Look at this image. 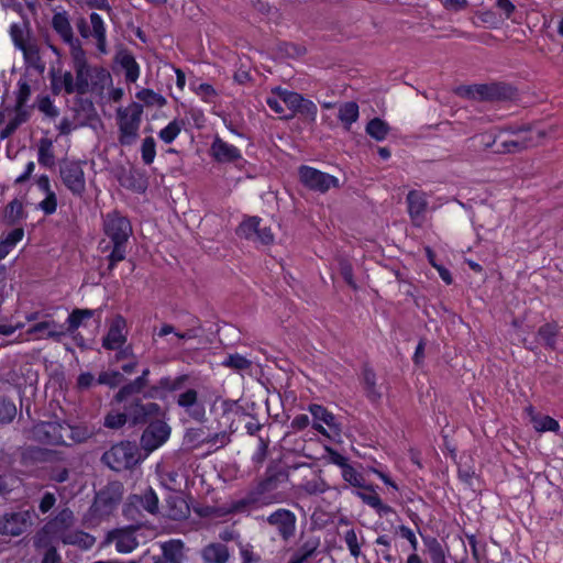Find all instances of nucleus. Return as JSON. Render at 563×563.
I'll return each mask as SVG.
<instances>
[{
    "instance_id": "nucleus-1",
    "label": "nucleus",
    "mask_w": 563,
    "mask_h": 563,
    "mask_svg": "<svg viewBox=\"0 0 563 563\" xmlns=\"http://www.w3.org/2000/svg\"><path fill=\"white\" fill-rule=\"evenodd\" d=\"M145 399L144 393H142V396L135 394L121 398L118 390L113 400L122 404V410L107 413L103 421L104 427L114 430L124 426H128V428H143L151 420L165 417V411L161 405L145 401Z\"/></svg>"
},
{
    "instance_id": "nucleus-2",
    "label": "nucleus",
    "mask_w": 563,
    "mask_h": 563,
    "mask_svg": "<svg viewBox=\"0 0 563 563\" xmlns=\"http://www.w3.org/2000/svg\"><path fill=\"white\" fill-rule=\"evenodd\" d=\"M288 472L279 465H269L262 479L254 485L243 498L234 505L236 510L250 507L258 508L282 501V494L277 488L288 481Z\"/></svg>"
},
{
    "instance_id": "nucleus-3",
    "label": "nucleus",
    "mask_w": 563,
    "mask_h": 563,
    "mask_svg": "<svg viewBox=\"0 0 563 563\" xmlns=\"http://www.w3.org/2000/svg\"><path fill=\"white\" fill-rule=\"evenodd\" d=\"M103 232L112 243L111 252L107 256L109 262L108 271L111 273L119 262L125 260L126 245L133 233V229L126 216L118 210H113L103 217ZM109 249L110 245H107L103 251Z\"/></svg>"
},
{
    "instance_id": "nucleus-4",
    "label": "nucleus",
    "mask_w": 563,
    "mask_h": 563,
    "mask_svg": "<svg viewBox=\"0 0 563 563\" xmlns=\"http://www.w3.org/2000/svg\"><path fill=\"white\" fill-rule=\"evenodd\" d=\"M504 131L510 133L514 139L503 141L494 151L498 154L520 153L523 150L536 146L544 137V132L532 125H521L518 128H505Z\"/></svg>"
},
{
    "instance_id": "nucleus-5",
    "label": "nucleus",
    "mask_w": 563,
    "mask_h": 563,
    "mask_svg": "<svg viewBox=\"0 0 563 563\" xmlns=\"http://www.w3.org/2000/svg\"><path fill=\"white\" fill-rule=\"evenodd\" d=\"M101 461L115 472L131 470L140 462L139 448L135 442L122 441L106 451Z\"/></svg>"
},
{
    "instance_id": "nucleus-6",
    "label": "nucleus",
    "mask_w": 563,
    "mask_h": 563,
    "mask_svg": "<svg viewBox=\"0 0 563 563\" xmlns=\"http://www.w3.org/2000/svg\"><path fill=\"white\" fill-rule=\"evenodd\" d=\"M272 95H276L290 110V113L282 115V119L290 120L296 114H299L309 122L316 121L318 108L316 103L309 99H306L302 95L296 91L284 89L282 87L273 88Z\"/></svg>"
},
{
    "instance_id": "nucleus-7",
    "label": "nucleus",
    "mask_w": 563,
    "mask_h": 563,
    "mask_svg": "<svg viewBox=\"0 0 563 563\" xmlns=\"http://www.w3.org/2000/svg\"><path fill=\"white\" fill-rule=\"evenodd\" d=\"M143 106L134 103L130 111H118L119 142L123 146L132 145L139 136Z\"/></svg>"
},
{
    "instance_id": "nucleus-8",
    "label": "nucleus",
    "mask_w": 563,
    "mask_h": 563,
    "mask_svg": "<svg viewBox=\"0 0 563 563\" xmlns=\"http://www.w3.org/2000/svg\"><path fill=\"white\" fill-rule=\"evenodd\" d=\"M123 497L122 483L114 481L108 483L100 492L97 493L91 511L93 516L102 518L109 516Z\"/></svg>"
},
{
    "instance_id": "nucleus-9",
    "label": "nucleus",
    "mask_w": 563,
    "mask_h": 563,
    "mask_svg": "<svg viewBox=\"0 0 563 563\" xmlns=\"http://www.w3.org/2000/svg\"><path fill=\"white\" fill-rule=\"evenodd\" d=\"M143 428L140 446L146 454L161 448L169 439L172 432V428L163 418H155Z\"/></svg>"
},
{
    "instance_id": "nucleus-10",
    "label": "nucleus",
    "mask_w": 563,
    "mask_h": 563,
    "mask_svg": "<svg viewBox=\"0 0 563 563\" xmlns=\"http://www.w3.org/2000/svg\"><path fill=\"white\" fill-rule=\"evenodd\" d=\"M29 439L41 444L69 446L64 437L63 422L58 421H42L34 424L29 431Z\"/></svg>"
},
{
    "instance_id": "nucleus-11",
    "label": "nucleus",
    "mask_w": 563,
    "mask_h": 563,
    "mask_svg": "<svg viewBox=\"0 0 563 563\" xmlns=\"http://www.w3.org/2000/svg\"><path fill=\"white\" fill-rule=\"evenodd\" d=\"M465 96L478 101H501L512 99L515 89L506 84L473 85L464 89Z\"/></svg>"
},
{
    "instance_id": "nucleus-12",
    "label": "nucleus",
    "mask_w": 563,
    "mask_h": 563,
    "mask_svg": "<svg viewBox=\"0 0 563 563\" xmlns=\"http://www.w3.org/2000/svg\"><path fill=\"white\" fill-rule=\"evenodd\" d=\"M298 174L302 185L313 191L324 194L331 188L339 187L336 177L307 165L300 166Z\"/></svg>"
},
{
    "instance_id": "nucleus-13",
    "label": "nucleus",
    "mask_w": 563,
    "mask_h": 563,
    "mask_svg": "<svg viewBox=\"0 0 563 563\" xmlns=\"http://www.w3.org/2000/svg\"><path fill=\"white\" fill-rule=\"evenodd\" d=\"M59 175L65 187L77 197L86 191V179L81 164L76 161H65L59 165Z\"/></svg>"
},
{
    "instance_id": "nucleus-14",
    "label": "nucleus",
    "mask_w": 563,
    "mask_h": 563,
    "mask_svg": "<svg viewBox=\"0 0 563 563\" xmlns=\"http://www.w3.org/2000/svg\"><path fill=\"white\" fill-rule=\"evenodd\" d=\"M236 235L246 240L260 241L264 245L274 242L271 227L262 225V219L253 216L244 219L235 231Z\"/></svg>"
},
{
    "instance_id": "nucleus-15",
    "label": "nucleus",
    "mask_w": 563,
    "mask_h": 563,
    "mask_svg": "<svg viewBox=\"0 0 563 563\" xmlns=\"http://www.w3.org/2000/svg\"><path fill=\"white\" fill-rule=\"evenodd\" d=\"M265 521L276 529L284 542H288L296 534L297 517L289 509L278 508L268 515Z\"/></svg>"
},
{
    "instance_id": "nucleus-16",
    "label": "nucleus",
    "mask_w": 563,
    "mask_h": 563,
    "mask_svg": "<svg viewBox=\"0 0 563 563\" xmlns=\"http://www.w3.org/2000/svg\"><path fill=\"white\" fill-rule=\"evenodd\" d=\"M308 411L313 418L312 428L321 433L322 435L329 437L324 423L335 435L341 432L340 423L336 422L335 416L329 411L325 407L317 404H311L308 407Z\"/></svg>"
},
{
    "instance_id": "nucleus-17",
    "label": "nucleus",
    "mask_w": 563,
    "mask_h": 563,
    "mask_svg": "<svg viewBox=\"0 0 563 563\" xmlns=\"http://www.w3.org/2000/svg\"><path fill=\"white\" fill-rule=\"evenodd\" d=\"M29 511L8 512L0 518V533L2 536L18 537L30 526Z\"/></svg>"
},
{
    "instance_id": "nucleus-18",
    "label": "nucleus",
    "mask_w": 563,
    "mask_h": 563,
    "mask_svg": "<svg viewBox=\"0 0 563 563\" xmlns=\"http://www.w3.org/2000/svg\"><path fill=\"white\" fill-rule=\"evenodd\" d=\"M126 320L121 314L114 316L102 339V347L109 351L120 349L126 343Z\"/></svg>"
},
{
    "instance_id": "nucleus-19",
    "label": "nucleus",
    "mask_w": 563,
    "mask_h": 563,
    "mask_svg": "<svg viewBox=\"0 0 563 563\" xmlns=\"http://www.w3.org/2000/svg\"><path fill=\"white\" fill-rule=\"evenodd\" d=\"M177 405L195 421L201 423L207 420L206 407L203 402L199 401L196 389L189 388L179 394L177 397Z\"/></svg>"
},
{
    "instance_id": "nucleus-20",
    "label": "nucleus",
    "mask_w": 563,
    "mask_h": 563,
    "mask_svg": "<svg viewBox=\"0 0 563 563\" xmlns=\"http://www.w3.org/2000/svg\"><path fill=\"white\" fill-rule=\"evenodd\" d=\"M187 375H179L177 377L164 376L144 391L146 399H164L167 393L179 390L187 382Z\"/></svg>"
},
{
    "instance_id": "nucleus-21",
    "label": "nucleus",
    "mask_w": 563,
    "mask_h": 563,
    "mask_svg": "<svg viewBox=\"0 0 563 563\" xmlns=\"http://www.w3.org/2000/svg\"><path fill=\"white\" fill-rule=\"evenodd\" d=\"M73 59L76 73L77 93L85 95L89 90V80L92 78V68L89 67L85 52L79 46L74 48Z\"/></svg>"
},
{
    "instance_id": "nucleus-22",
    "label": "nucleus",
    "mask_w": 563,
    "mask_h": 563,
    "mask_svg": "<svg viewBox=\"0 0 563 563\" xmlns=\"http://www.w3.org/2000/svg\"><path fill=\"white\" fill-rule=\"evenodd\" d=\"M408 213L416 227H420L424 221V214L428 209L427 195L420 190H410L406 197Z\"/></svg>"
},
{
    "instance_id": "nucleus-23",
    "label": "nucleus",
    "mask_w": 563,
    "mask_h": 563,
    "mask_svg": "<svg viewBox=\"0 0 563 563\" xmlns=\"http://www.w3.org/2000/svg\"><path fill=\"white\" fill-rule=\"evenodd\" d=\"M210 151L214 161L221 164L243 161L240 150L236 146L223 141L219 136L214 137L213 142L211 143Z\"/></svg>"
},
{
    "instance_id": "nucleus-24",
    "label": "nucleus",
    "mask_w": 563,
    "mask_h": 563,
    "mask_svg": "<svg viewBox=\"0 0 563 563\" xmlns=\"http://www.w3.org/2000/svg\"><path fill=\"white\" fill-rule=\"evenodd\" d=\"M107 542L114 543L119 553H131L139 547L137 538L132 529H114L107 534Z\"/></svg>"
},
{
    "instance_id": "nucleus-25",
    "label": "nucleus",
    "mask_w": 563,
    "mask_h": 563,
    "mask_svg": "<svg viewBox=\"0 0 563 563\" xmlns=\"http://www.w3.org/2000/svg\"><path fill=\"white\" fill-rule=\"evenodd\" d=\"M26 333L36 340L54 339L56 341H60V339L66 334V330L57 322L46 320L31 325Z\"/></svg>"
},
{
    "instance_id": "nucleus-26",
    "label": "nucleus",
    "mask_w": 563,
    "mask_h": 563,
    "mask_svg": "<svg viewBox=\"0 0 563 563\" xmlns=\"http://www.w3.org/2000/svg\"><path fill=\"white\" fill-rule=\"evenodd\" d=\"M190 515V507L180 493L172 492L166 498V516L172 520H184Z\"/></svg>"
},
{
    "instance_id": "nucleus-27",
    "label": "nucleus",
    "mask_w": 563,
    "mask_h": 563,
    "mask_svg": "<svg viewBox=\"0 0 563 563\" xmlns=\"http://www.w3.org/2000/svg\"><path fill=\"white\" fill-rule=\"evenodd\" d=\"M362 385L365 396L371 402L377 404L380 401L382 393L376 383V374L374 369L367 365L362 369Z\"/></svg>"
},
{
    "instance_id": "nucleus-28",
    "label": "nucleus",
    "mask_w": 563,
    "mask_h": 563,
    "mask_svg": "<svg viewBox=\"0 0 563 563\" xmlns=\"http://www.w3.org/2000/svg\"><path fill=\"white\" fill-rule=\"evenodd\" d=\"M354 495L358 497L365 505L373 508L379 517H386L390 514H395L393 507L382 501L380 497L376 493V488H374V492L371 493L356 490Z\"/></svg>"
},
{
    "instance_id": "nucleus-29",
    "label": "nucleus",
    "mask_w": 563,
    "mask_h": 563,
    "mask_svg": "<svg viewBox=\"0 0 563 563\" xmlns=\"http://www.w3.org/2000/svg\"><path fill=\"white\" fill-rule=\"evenodd\" d=\"M151 371L148 367L144 368L140 376L128 382L119 388V397L123 398L125 396H133L135 394L144 393L145 388H148V376Z\"/></svg>"
},
{
    "instance_id": "nucleus-30",
    "label": "nucleus",
    "mask_w": 563,
    "mask_h": 563,
    "mask_svg": "<svg viewBox=\"0 0 563 563\" xmlns=\"http://www.w3.org/2000/svg\"><path fill=\"white\" fill-rule=\"evenodd\" d=\"M52 26L65 43L71 45L73 49L77 48L74 45L73 27L66 12L55 13L52 19Z\"/></svg>"
},
{
    "instance_id": "nucleus-31",
    "label": "nucleus",
    "mask_w": 563,
    "mask_h": 563,
    "mask_svg": "<svg viewBox=\"0 0 563 563\" xmlns=\"http://www.w3.org/2000/svg\"><path fill=\"white\" fill-rule=\"evenodd\" d=\"M342 478L352 487L362 489L361 492H374L373 484H367L365 477L352 464H347L341 472Z\"/></svg>"
},
{
    "instance_id": "nucleus-32",
    "label": "nucleus",
    "mask_w": 563,
    "mask_h": 563,
    "mask_svg": "<svg viewBox=\"0 0 563 563\" xmlns=\"http://www.w3.org/2000/svg\"><path fill=\"white\" fill-rule=\"evenodd\" d=\"M131 505H139L151 515L158 512V497L152 487H147L142 494L130 498Z\"/></svg>"
},
{
    "instance_id": "nucleus-33",
    "label": "nucleus",
    "mask_w": 563,
    "mask_h": 563,
    "mask_svg": "<svg viewBox=\"0 0 563 563\" xmlns=\"http://www.w3.org/2000/svg\"><path fill=\"white\" fill-rule=\"evenodd\" d=\"M319 538L307 539L291 555L287 563H305L317 554Z\"/></svg>"
},
{
    "instance_id": "nucleus-34",
    "label": "nucleus",
    "mask_w": 563,
    "mask_h": 563,
    "mask_svg": "<svg viewBox=\"0 0 563 563\" xmlns=\"http://www.w3.org/2000/svg\"><path fill=\"white\" fill-rule=\"evenodd\" d=\"M65 544L76 545L81 550H89L93 547L96 538L85 531H68L62 536Z\"/></svg>"
},
{
    "instance_id": "nucleus-35",
    "label": "nucleus",
    "mask_w": 563,
    "mask_h": 563,
    "mask_svg": "<svg viewBox=\"0 0 563 563\" xmlns=\"http://www.w3.org/2000/svg\"><path fill=\"white\" fill-rule=\"evenodd\" d=\"M229 558V549L223 543H211L202 550V559L207 563H227Z\"/></svg>"
},
{
    "instance_id": "nucleus-36",
    "label": "nucleus",
    "mask_w": 563,
    "mask_h": 563,
    "mask_svg": "<svg viewBox=\"0 0 563 563\" xmlns=\"http://www.w3.org/2000/svg\"><path fill=\"white\" fill-rule=\"evenodd\" d=\"M360 117L358 104L354 101L344 102L339 108L338 118L343 124L345 131H350L354 122Z\"/></svg>"
},
{
    "instance_id": "nucleus-37",
    "label": "nucleus",
    "mask_w": 563,
    "mask_h": 563,
    "mask_svg": "<svg viewBox=\"0 0 563 563\" xmlns=\"http://www.w3.org/2000/svg\"><path fill=\"white\" fill-rule=\"evenodd\" d=\"M24 230L15 228L0 239V261L5 258L14 246L23 239Z\"/></svg>"
},
{
    "instance_id": "nucleus-38",
    "label": "nucleus",
    "mask_w": 563,
    "mask_h": 563,
    "mask_svg": "<svg viewBox=\"0 0 563 563\" xmlns=\"http://www.w3.org/2000/svg\"><path fill=\"white\" fill-rule=\"evenodd\" d=\"M64 428V437H66V441L69 442V445L73 443H82L91 437V431L86 426H71L66 422H63Z\"/></svg>"
},
{
    "instance_id": "nucleus-39",
    "label": "nucleus",
    "mask_w": 563,
    "mask_h": 563,
    "mask_svg": "<svg viewBox=\"0 0 563 563\" xmlns=\"http://www.w3.org/2000/svg\"><path fill=\"white\" fill-rule=\"evenodd\" d=\"M25 217L23 203L13 199L8 203L3 212V222L7 225H15Z\"/></svg>"
},
{
    "instance_id": "nucleus-40",
    "label": "nucleus",
    "mask_w": 563,
    "mask_h": 563,
    "mask_svg": "<svg viewBox=\"0 0 563 563\" xmlns=\"http://www.w3.org/2000/svg\"><path fill=\"white\" fill-rule=\"evenodd\" d=\"M37 161L40 165L47 168H52L55 165V155L52 140L47 137L40 140Z\"/></svg>"
},
{
    "instance_id": "nucleus-41",
    "label": "nucleus",
    "mask_w": 563,
    "mask_h": 563,
    "mask_svg": "<svg viewBox=\"0 0 563 563\" xmlns=\"http://www.w3.org/2000/svg\"><path fill=\"white\" fill-rule=\"evenodd\" d=\"M90 23L92 27L91 36L97 40L98 49L101 53H106V26L102 18L98 13L92 12L90 14Z\"/></svg>"
},
{
    "instance_id": "nucleus-42",
    "label": "nucleus",
    "mask_w": 563,
    "mask_h": 563,
    "mask_svg": "<svg viewBox=\"0 0 563 563\" xmlns=\"http://www.w3.org/2000/svg\"><path fill=\"white\" fill-rule=\"evenodd\" d=\"M366 133L376 141H384L389 133V125L379 118L372 119L366 125Z\"/></svg>"
},
{
    "instance_id": "nucleus-43",
    "label": "nucleus",
    "mask_w": 563,
    "mask_h": 563,
    "mask_svg": "<svg viewBox=\"0 0 563 563\" xmlns=\"http://www.w3.org/2000/svg\"><path fill=\"white\" fill-rule=\"evenodd\" d=\"M558 334L559 325L556 323H545L538 330V336L543 341L544 346L551 350L555 349Z\"/></svg>"
},
{
    "instance_id": "nucleus-44",
    "label": "nucleus",
    "mask_w": 563,
    "mask_h": 563,
    "mask_svg": "<svg viewBox=\"0 0 563 563\" xmlns=\"http://www.w3.org/2000/svg\"><path fill=\"white\" fill-rule=\"evenodd\" d=\"M120 65L125 70V79L128 82H135L140 76V66L136 63L135 58L125 53L120 57Z\"/></svg>"
},
{
    "instance_id": "nucleus-45",
    "label": "nucleus",
    "mask_w": 563,
    "mask_h": 563,
    "mask_svg": "<svg viewBox=\"0 0 563 563\" xmlns=\"http://www.w3.org/2000/svg\"><path fill=\"white\" fill-rule=\"evenodd\" d=\"M20 485L21 479L13 473L7 472L0 474V497L7 499Z\"/></svg>"
},
{
    "instance_id": "nucleus-46",
    "label": "nucleus",
    "mask_w": 563,
    "mask_h": 563,
    "mask_svg": "<svg viewBox=\"0 0 563 563\" xmlns=\"http://www.w3.org/2000/svg\"><path fill=\"white\" fill-rule=\"evenodd\" d=\"M93 314L95 311L90 309H74L67 318L68 328L65 329L66 332L76 331L82 324L84 320L92 318Z\"/></svg>"
},
{
    "instance_id": "nucleus-47",
    "label": "nucleus",
    "mask_w": 563,
    "mask_h": 563,
    "mask_svg": "<svg viewBox=\"0 0 563 563\" xmlns=\"http://www.w3.org/2000/svg\"><path fill=\"white\" fill-rule=\"evenodd\" d=\"M185 122L183 120L174 119L164 129L158 132V137L166 144H170L179 135Z\"/></svg>"
},
{
    "instance_id": "nucleus-48",
    "label": "nucleus",
    "mask_w": 563,
    "mask_h": 563,
    "mask_svg": "<svg viewBox=\"0 0 563 563\" xmlns=\"http://www.w3.org/2000/svg\"><path fill=\"white\" fill-rule=\"evenodd\" d=\"M136 98L148 107L162 108L167 103L164 96L153 91L152 89H142L136 93Z\"/></svg>"
},
{
    "instance_id": "nucleus-49",
    "label": "nucleus",
    "mask_w": 563,
    "mask_h": 563,
    "mask_svg": "<svg viewBox=\"0 0 563 563\" xmlns=\"http://www.w3.org/2000/svg\"><path fill=\"white\" fill-rule=\"evenodd\" d=\"M184 441L190 448H198L202 444H207V433L203 428H189L186 430Z\"/></svg>"
},
{
    "instance_id": "nucleus-50",
    "label": "nucleus",
    "mask_w": 563,
    "mask_h": 563,
    "mask_svg": "<svg viewBox=\"0 0 563 563\" xmlns=\"http://www.w3.org/2000/svg\"><path fill=\"white\" fill-rule=\"evenodd\" d=\"M427 551L432 563H441L445 561V553L441 543L435 538L423 539Z\"/></svg>"
},
{
    "instance_id": "nucleus-51",
    "label": "nucleus",
    "mask_w": 563,
    "mask_h": 563,
    "mask_svg": "<svg viewBox=\"0 0 563 563\" xmlns=\"http://www.w3.org/2000/svg\"><path fill=\"white\" fill-rule=\"evenodd\" d=\"M301 489L309 495H318L323 494L330 489V486L327 482L321 477H316L309 481H306L301 485Z\"/></svg>"
},
{
    "instance_id": "nucleus-52",
    "label": "nucleus",
    "mask_w": 563,
    "mask_h": 563,
    "mask_svg": "<svg viewBox=\"0 0 563 563\" xmlns=\"http://www.w3.org/2000/svg\"><path fill=\"white\" fill-rule=\"evenodd\" d=\"M222 365L235 371H245L251 367L252 362L243 355L235 353L228 355L222 362Z\"/></svg>"
},
{
    "instance_id": "nucleus-53",
    "label": "nucleus",
    "mask_w": 563,
    "mask_h": 563,
    "mask_svg": "<svg viewBox=\"0 0 563 563\" xmlns=\"http://www.w3.org/2000/svg\"><path fill=\"white\" fill-rule=\"evenodd\" d=\"M141 156L145 165H151L156 156V142L154 137L147 136L143 140L141 146Z\"/></svg>"
},
{
    "instance_id": "nucleus-54",
    "label": "nucleus",
    "mask_w": 563,
    "mask_h": 563,
    "mask_svg": "<svg viewBox=\"0 0 563 563\" xmlns=\"http://www.w3.org/2000/svg\"><path fill=\"white\" fill-rule=\"evenodd\" d=\"M74 514L70 509H62L56 517L48 523V527L56 529H67L73 525Z\"/></svg>"
},
{
    "instance_id": "nucleus-55",
    "label": "nucleus",
    "mask_w": 563,
    "mask_h": 563,
    "mask_svg": "<svg viewBox=\"0 0 563 563\" xmlns=\"http://www.w3.org/2000/svg\"><path fill=\"white\" fill-rule=\"evenodd\" d=\"M123 375L118 371L101 372L98 376L97 383L107 385L109 387H117L123 382Z\"/></svg>"
},
{
    "instance_id": "nucleus-56",
    "label": "nucleus",
    "mask_w": 563,
    "mask_h": 563,
    "mask_svg": "<svg viewBox=\"0 0 563 563\" xmlns=\"http://www.w3.org/2000/svg\"><path fill=\"white\" fill-rule=\"evenodd\" d=\"M230 442L231 434L227 431L207 434V444L213 448L214 451L227 446Z\"/></svg>"
},
{
    "instance_id": "nucleus-57",
    "label": "nucleus",
    "mask_w": 563,
    "mask_h": 563,
    "mask_svg": "<svg viewBox=\"0 0 563 563\" xmlns=\"http://www.w3.org/2000/svg\"><path fill=\"white\" fill-rule=\"evenodd\" d=\"M110 81L111 75L107 69L102 67L92 68L91 82L93 86L103 89Z\"/></svg>"
},
{
    "instance_id": "nucleus-58",
    "label": "nucleus",
    "mask_w": 563,
    "mask_h": 563,
    "mask_svg": "<svg viewBox=\"0 0 563 563\" xmlns=\"http://www.w3.org/2000/svg\"><path fill=\"white\" fill-rule=\"evenodd\" d=\"M344 542L352 556L358 558L361 555V545L354 529H350L344 533Z\"/></svg>"
},
{
    "instance_id": "nucleus-59",
    "label": "nucleus",
    "mask_w": 563,
    "mask_h": 563,
    "mask_svg": "<svg viewBox=\"0 0 563 563\" xmlns=\"http://www.w3.org/2000/svg\"><path fill=\"white\" fill-rule=\"evenodd\" d=\"M15 413L16 408L12 401L0 399V422L5 423L12 421Z\"/></svg>"
},
{
    "instance_id": "nucleus-60",
    "label": "nucleus",
    "mask_w": 563,
    "mask_h": 563,
    "mask_svg": "<svg viewBox=\"0 0 563 563\" xmlns=\"http://www.w3.org/2000/svg\"><path fill=\"white\" fill-rule=\"evenodd\" d=\"M534 428L538 431H558L560 429L559 422L550 416H543L534 419Z\"/></svg>"
},
{
    "instance_id": "nucleus-61",
    "label": "nucleus",
    "mask_w": 563,
    "mask_h": 563,
    "mask_svg": "<svg viewBox=\"0 0 563 563\" xmlns=\"http://www.w3.org/2000/svg\"><path fill=\"white\" fill-rule=\"evenodd\" d=\"M340 274L343 277L344 282L352 287L353 289H357V285L354 280L353 276V267L351 263L346 260L340 261Z\"/></svg>"
},
{
    "instance_id": "nucleus-62",
    "label": "nucleus",
    "mask_w": 563,
    "mask_h": 563,
    "mask_svg": "<svg viewBox=\"0 0 563 563\" xmlns=\"http://www.w3.org/2000/svg\"><path fill=\"white\" fill-rule=\"evenodd\" d=\"M45 199L38 203V208L46 214H53L57 209V198L55 192L45 194Z\"/></svg>"
},
{
    "instance_id": "nucleus-63",
    "label": "nucleus",
    "mask_w": 563,
    "mask_h": 563,
    "mask_svg": "<svg viewBox=\"0 0 563 563\" xmlns=\"http://www.w3.org/2000/svg\"><path fill=\"white\" fill-rule=\"evenodd\" d=\"M239 547L243 563H258L261 561V555L253 551L252 544L240 543Z\"/></svg>"
},
{
    "instance_id": "nucleus-64",
    "label": "nucleus",
    "mask_w": 563,
    "mask_h": 563,
    "mask_svg": "<svg viewBox=\"0 0 563 563\" xmlns=\"http://www.w3.org/2000/svg\"><path fill=\"white\" fill-rule=\"evenodd\" d=\"M25 121V117L21 113H18L13 119H11L5 128L0 132V137L7 139L11 134L15 132V130Z\"/></svg>"
}]
</instances>
